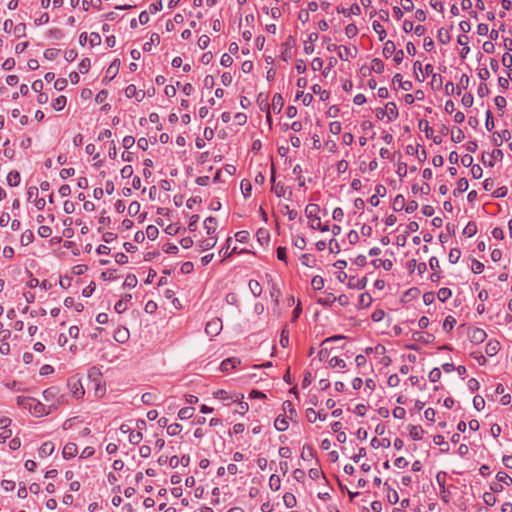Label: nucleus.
<instances>
[{"label":"nucleus","mask_w":512,"mask_h":512,"mask_svg":"<svg viewBox=\"0 0 512 512\" xmlns=\"http://www.w3.org/2000/svg\"><path fill=\"white\" fill-rule=\"evenodd\" d=\"M393 82H397L404 91H408L412 88V83L410 81H402V76L399 73L394 75Z\"/></svg>","instance_id":"obj_40"},{"label":"nucleus","mask_w":512,"mask_h":512,"mask_svg":"<svg viewBox=\"0 0 512 512\" xmlns=\"http://www.w3.org/2000/svg\"><path fill=\"white\" fill-rule=\"evenodd\" d=\"M456 320L453 316L449 315L445 318L443 322V329L447 332L451 331L454 328Z\"/></svg>","instance_id":"obj_54"},{"label":"nucleus","mask_w":512,"mask_h":512,"mask_svg":"<svg viewBox=\"0 0 512 512\" xmlns=\"http://www.w3.org/2000/svg\"><path fill=\"white\" fill-rule=\"evenodd\" d=\"M461 257V251L460 249L458 248H452L449 252V256H448V259H449V262L452 263V264H455L459 261Z\"/></svg>","instance_id":"obj_50"},{"label":"nucleus","mask_w":512,"mask_h":512,"mask_svg":"<svg viewBox=\"0 0 512 512\" xmlns=\"http://www.w3.org/2000/svg\"><path fill=\"white\" fill-rule=\"evenodd\" d=\"M240 189L245 198L250 197L252 191L251 182L247 179H243L240 184Z\"/></svg>","instance_id":"obj_39"},{"label":"nucleus","mask_w":512,"mask_h":512,"mask_svg":"<svg viewBox=\"0 0 512 512\" xmlns=\"http://www.w3.org/2000/svg\"><path fill=\"white\" fill-rule=\"evenodd\" d=\"M204 229L207 235H216L217 220L214 217H208L204 220Z\"/></svg>","instance_id":"obj_22"},{"label":"nucleus","mask_w":512,"mask_h":512,"mask_svg":"<svg viewBox=\"0 0 512 512\" xmlns=\"http://www.w3.org/2000/svg\"><path fill=\"white\" fill-rule=\"evenodd\" d=\"M366 283H367V280L365 277L358 278V277L352 276L348 279L347 285L349 288L361 290V289L365 288Z\"/></svg>","instance_id":"obj_19"},{"label":"nucleus","mask_w":512,"mask_h":512,"mask_svg":"<svg viewBox=\"0 0 512 512\" xmlns=\"http://www.w3.org/2000/svg\"><path fill=\"white\" fill-rule=\"evenodd\" d=\"M11 336V331L8 328H5L4 324L0 322V341H7Z\"/></svg>","instance_id":"obj_59"},{"label":"nucleus","mask_w":512,"mask_h":512,"mask_svg":"<svg viewBox=\"0 0 512 512\" xmlns=\"http://www.w3.org/2000/svg\"><path fill=\"white\" fill-rule=\"evenodd\" d=\"M38 234L39 236H41L42 238H48L51 236L52 234V230L49 226L47 225H41L39 228H38Z\"/></svg>","instance_id":"obj_64"},{"label":"nucleus","mask_w":512,"mask_h":512,"mask_svg":"<svg viewBox=\"0 0 512 512\" xmlns=\"http://www.w3.org/2000/svg\"><path fill=\"white\" fill-rule=\"evenodd\" d=\"M486 336V332L480 328H474L469 333V337L474 343H482L486 339Z\"/></svg>","instance_id":"obj_20"},{"label":"nucleus","mask_w":512,"mask_h":512,"mask_svg":"<svg viewBox=\"0 0 512 512\" xmlns=\"http://www.w3.org/2000/svg\"><path fill=\"white\" fill-rule=\"evenodd\" d=\"M496 479H497V481H498L499 483H501L502 485H503V484H506V485H508V486H509V485H511V484H512V477H511V476H509L507 473L502 472V471H500V472H498V473L496 474Z\"/></svg>","instance_id":"obj_44"},{"label":"nucleus","mask_w":512,"mask_h":512,"mask_svg":"<svg viewBox=\"0 0 512 512\" xmlns=\"http://www.w3.org/2000/svg\"><path fill=\"white\" fill-rule=\"evenodd\" d=\"M320 207L317 204L310 203L305 207V215L308 219V225L311 229L320 227Z\"/></svg>","instance_id":"obj_2"},{"label":"nucleus","mask_w":512,"mask_h":512,"mask_svg":"<svg viewBox=\"0 0 512 512\" xmlns=\"http://www.w3.org/2000/svg\"><path fill=\"white\" fill-rule=\"evenodd\" d=\"M446 472L444 471H439L437 474H436V481H437V484L439 485V495L441 497V500L448 504L449 501H450V492L449 490L446 488Z\"/></svg>","instance_id":"obj_4"},{"label":"nucleus","mask_w":512,"mask_h":512,"mask_svg":"<svg viewBox=\"0 0 512 512\" xmlns=\"http://www.w3.org/2000/svg\"><path fill=\"white\" fill-rule=\"evenodd\" d=\"M434 68L431 64L425 65V73L431 75V87L435 90H439L442 87V76L437 73H433Z\"/></svg>","instance_id":"obj_10"},{"label":"nucleus","mask_w":512,"mask_h":512,"mask_svg":"<svg viewBox=\"0 0 512 512\" xmlns=\"http://www.w3.org/2000/svg\"><path fill=\"white\" fill-rule=\"evenodd\" d=\"M283 502L287 508H293L296 505V497L289 492L283 495Z\"/></svg>","instance_id":"obj_43"},{"label":"nucleus","mask_w":512,"mask_h":512,"mask_svg":"<svg viewBox=\"0 0 512 512\" xmlns=\"http://www.w3.org/2000/svg\"><path fill=\"white\" fill-rule=\"evenodd\" d=\"M371 69L376 73H382L384 70V63L382 60L375 58L371 61Z\"/></svg>","instance_id":"obj_52"},{"label":"nucleus","mask_w":512,"mask_h":512,"mask_svg":"<svg viewBox=\"0 0 512 512\" xmlns=\"http://www.w3.org/2000/svg\"><path fill=\"white\" fill-rule=\"evenodd\" d=\"M282 408H283V412H284L283 415H286L287 417H289L291 422L296 423L298 415H297V412H296L292 402L289 400L284 401Z\"/></svg>","instance_id":"obj_14"},{"label":"nucleus","mask_w":512,"mask_h":512,"mask_svg":"<svg viewBox=\"0 0 512 512\" xmlns=\"http://www.w3.org/2000/svg\"><path fill=\"white\" fill-rule=\"evenodd\" d=\"M500 349V343L496 340H493V341H489L486 345V348H485V352L489 355V356H494L498 353Z\"/></svg>","instance_id":"obj_30"},{"label":"nucleus","mask_w":512,"mask_h":512,"mask_svg":"<svg viewBox=\"0 0 512 512\" xmlns=\"http://www.w3.org/2000/svg\"><path fill=\"white\" fill-rule=\"evenodd\" d=\"M195 409L192 407L181 408L178 412V417L182 420L190 419L194 415Z\"/></svg>","instance_id":"obj_41"},{"label":"nucleus","mask_w":512,"mask_h":512,"mask_svg":"<svg viewBox=\"0 0 512 512\" xmlns=\"http://www.w3.org/2000/svg\"><path fill=\"white\" fill-rule=\"evenodd\" d=\"M392 208L397 212L405 208V198L403 195L399 194L393 199Z\"/></svg>","instance_id":"obj_32"},{"label":"nucleus","mask_w":512,"mask_h":512,"mask_svg":"<svg viewBox=\"0 0 512 512\" xmlns=\"http://www.w3.org/2000/svg\"><path fill=\"white\" fill-rule=\"evenodd\" d=\"M473 406L477 411H481L485 407V400L482 396L476 395L473 398Z\"/></svg>","instance_id":"obj_56"},{"label":"nucleus","mask_w":512,"mask_h":512,"mask_svg":"<svg viewBox=\"0 0 512 512\" xmlns=\"http://www.w3.org/2000/svg\"><path fill=\"white\" fill-rule=\"evenodd\" d=\"M239 364H240V360L238 358H235V357L227 358L222 361V363L220 365V370L222 372H227L230 369L236 368L237 365H239Z\"/></svg>","instance_id":"obj_21"},{"label":"nucleus","mask_w":512,"mask_h":512,"mask_svg":"<svg viewBox=\"0 0 512 512\" xmlns=\"http://www.w3.org/2000/svg\"><path fill=\"white\" fill-rule=\"evenodd\" d=\"M413 68H414L416 79L419 82H423L426 79V76H428V75L425 73V69L423 70L421 62L420 61H416L413 64Z\"/></svg>","instance_id":"obj_28"},{"label":"nucleus","mask_w":512,"mask_h":512,"mask_svg":"<svg viewBox=\"0 0 512 512\" xmlns=\"http://www.w3.org/2000/svg\"><path fill=\"white\" fill-rule=\"evenodd\" d=\"M290 419L286 415H279L274 421V427L277 431L284 432L289 428Z\"/></svg>","instance_id":"obj_16"},{"label":"nucleus","mask_w":512,"mask_h":512,"mask_svg":"<svg viewBox=\"0 0 512 512\" xmlns=\"http://www.w3.org/2000/svg\"><path fill=\"white\" fill-rule=\"evenodd\" d=\"M67 99L65 96L61 95L53 100L52 107L55 111H61L66 106Z\"/></svg>","instance_id":"obj_37"},{"label":"nucleus","mask_w":512,"mask_h":512,"mask_svg":"<svg viewBox=\"0 0 512 512\" xmlns=\"http://www.w3.org/2000/svg\"><path fill=\"white\" fill-rule=\"evenodd\" d=\"M482 498H483L484 503L488 506L495 505V503L497 501L495 495L492 492H484Z\"/></svg>","instance_id":"obj_55"},{"label":"nucleus","mask_w":512,"mask_h":512,"mask_svg":"<svg viewBox=\"0 0 512 512\" xmlns=\"http://www.w3.org/2000/svg\"><path fill=\"white\" fill-rule=\"evenodd\" d=\"M457 42L459 45H461L463 47L461 50V57L465 58L470 51V48L468 46V43H469L468 36H466L465 34L459 35L457 38Z\"/></svg>","instance_id":"obj_25"},{"label":"nucleus","mask_w":512,"mask_h":512,"mask_svg":"<svg viewBox=\"0 0 512 512\" xmlns=\"http://www.w3.org/2000/svg\"><path fill=\"white\" fill-rule=\"evenodd\" d=\"M251 293L255 297H259L262 294V286L257 280H250L248 283Z\"/></svg>","instance_id":"obj_36"},{"label":"nucleus","mask_w":512,"mask_h":512,"mask_svg":"<svg viewBox=\"0 0 512 512\" xmlns=\"http://www.w3.org/2000/svg\"><path fill=\"white\" fill-rule=\"evenodd\" d=\"M158 234H159V230L156 226H154V225L147 226L146 231H145V236H147L148 239L155 240L158 237Z\"/></svg>","instance_id":"obj_47"},{"label":"nucleus","mask_w":512,"mask_h":512,"mask_svg":"<svg viewBox=\"0 0 512 512\" xmlns=\"http://www.w3.org/2000/svg\"><path fill=\"white\" fill-rule=\"evenodd\" d=\"M372 27H373V30L378 34L379 40L383 41L387 35L386 30L383 27V25L379 21L375 20L372 23Z\"/></svg>","instance_id":"obj_33"},{"label":"nucleus","mask_w":512,"mask_h":512,"mask_svg":"<svg viewBox=\"0 0 512 512\" xmlns=\"http://www.w3.org/2000/svg\"><path fill=\"white\" fill-rule=\"evenodd\" d=\"M372 265L374 268H383L386 271H389L393 267V262L390 259H375L372 261Z\"/></svg>","instance_id":"obj_27"},{"label":"nucleus","mask_w":512,"mask_h":512,"mask_svg":"<svg viewBox=\"0 0 512 512\" xmlns=\"http://www.w3.org/2000/svg\"><path fill=\"white\" fill-rule=\"evenodd\" d=\"M311 286L314 290L317 291L323 289L324 279L319 275L314 276L311 280Z\"/></svg>","instance_id":"obj_48"},{"label":"nucleus","mask_w":512,"mask_h":512,"mask_svg":"<svg viewBox=\"0 0 512 512\" xmlns=\"http://www.w3.org/2000/svg\"><path fill=\"white\" fill-rule=\"evenodd\" d=\"M407 153L410 155H416L418 160L423 162L427 158L426 150L421 147L419 144L417 145H408L407 146Z\"/></svg>","instance_id":"obj_13"},{"label":"nucleus","mask_w":512,"mask_h":512,"mask_svg":"<svg viewBox=\"0 0 512 512\" xmlns=\"http://www.w3.org/2000/svg\"><path fill=\"white\" fill-rule=\"evenodd\" d=\"M146 423L144 420H138L136 422V430L132 429L129 424H122L120 426V432L123 434H129V443L132 445H138L143 439L142 433L140 430L145 428Z\"/></svg>","instance_id":"obj_1"},{"label":"nucleus","mask_w":512,"mask_h":512,"mask_svg":"<svg viewBox=\"0 0 512 512\" xmlns=\"http://www.w3.org/2000/svg\"><path fill=\"white\" fill-rule=\"evenodd\" d=\"M119 66H120V60L119 59H115L111 65L109 66V68L107 69V75H110L111 78H113L118 70H119Z\"/></svg>","instance_id":"obj_53"},{"label":"nucleus","mask_w":512,"mask_h":512,"mask_svg":"<svg viewBox=\"0 0 512 512\" xmlns=\"http://www.w3.org/2000/svg\"><path fill=\"white\" fill-rule=\"evenodd\" d=\"M306 418L310 423H315L317 420H326V414L322 415L320 412H316L313 408L306 410Z\"/></svg>","instance_id":"obj_24"},{"label":"nucleus","mask_w":512,"mask_h":512,"mask_svg":"<svg viewBox=\"0 0 512 512\" xmlns=\"http://www.w3.org/2000/svg\"><path fill=\"white\" fill-rule=\"evenodd\" d=\"M452 295V291L449 288H441L437 292V297L439 301L445 302Z\"/></svg>","instance_id":"obj_49"},{"label":"nucleus","mask_w":512,"mask_h":512,"mask_svg":"<svg viewBox=\"0 0 512 512\" xmlns=\"http://www.w3.org/2000/svg\"><path fill=\"white\" fill-rule=\"evenodd\" d=\"M510 131L505 129L501 132H496L493 134V142L496 146H501L503 140L508 141L510 139Z\"/></svg>","instance_id":"obj_23"},{"label":"nucleus","mask_w":512,"mask_h":512,"mask_svg":"<svg viewBox=\"0 0 512 512\" xmlns=\"http://www.w3.org/2000/svg\"><path fill=\"white\" fill-rule=\"evenodd\" d=\"M181 430H182V426L177 423H173V424L167 426V433L170 436L178 435L181 432Z\"/></svg>","instance_id":"obj_58"},{"label":"nucleus","mask_w":512,"mask_h":512,"mask_svg":"<svg viewBox=\"0 0 512 512\" xmlns=\"http://www.w3.org/2000/svg\"><path fill=\"white\" fill-rule=\"evenodd\" d=\"M68 387H69L70 392L72 393V395L75 398H77V399L81 398L84 395V393H85V390H84V387L82 385V382L78 378H71V379H69Z\"/></svg>","instance_id":"obj_8"},{"label":"nucleus","mask_w":512,"mask_h":512,"mask_svg":"<svg viewBox=\"0 0 512 512\" xmlns=\"http://www.w3.org/2000/svg\"><path fill=\"white\" fill-rule=\"evenodd\" d=\"M396 45L393 41L388 40L384 43L383 47V55L384 57L388 58L392 56L396 52Z\"/></svg>","instance_id":"obj_31"},{"label":"nucleus","mask_w":512,"mask_h":512,"mask_svg":"<svg viewBox=\"0 0 512 512\" xmlns=\"http://www.w3.org/2000/svg\"><path fill=\"white\" fill-rule=\"evenodd\" d=\"M284 99L281 94H275L272 98V103L268 107L270 111L272 110L274 113L279 114L283 108Z\"/></svg>","instance_id":"obj_18"},{"label":"nucleus","mask_w":512,"mask_h":512,"mask_svg":"<svg viewBox=\"0 0 512 512\" xmlns=\"http://www.w3.org/2000/svg\"><path fill=\"white\" fill-rule=\"evenodd\" d=\"M318 34L312 32L308 35L307 40L304 41V52L306 54H312L314 52V43L318 40Z\"/></svg>","instance_id":"obj_17"},{"label":"nucleus","mask_w":512,"mask_h":512,"mask_svg":"<svg viewBox=\"0 0 512 512\" xmlns=\"http://www.w3.org/2000/svg\"><path fill=\"white\" fill-rule=\"evenodd\" d=\"M387 121L391 122L398 118V109L394 102H388L384 107Z\"/></svg>","instance_id":"obj_15"},{"label":"nucleus","mask_w":512,"mask_h":512,"mask_svg":"<svg viewBox=\"0 0 512 512\" xmlns=\"http://www.w3.org/2000/svg\"><path fill=\"white\" fill-rule=\"evenodd\" d=\"M113 338L116 342H118L120 344H124L129 340L130 332H129L128 328H126L124 326L118 327L114 331Z\"/></svg>","instance_id":"obj_12"},{"label":"nucleus","mask_w":512,"mask_h":512,"mask_svg":"<svg viewBox=\"0 0 512 512\" xmlns=\"http://www.w3.org/2000/svg\"><path fill=\"white\" fill-rule=\"evenodd\" d=\"M217 240V235H207L206 237L199 241L198 247L200 251H207L216 245Z\"/></svg>","instance_id":"obj_11"},{"label":"nucleus","mask_w":512,"mask_h":512,"mask_svg":"<svg viewBox=\"0 0 512 512\" xmlns=\"http://www.w3.org/2000/svg\"><path fill=\"white\" fill-rule=\"evenodd\" d=\"M437 38H438L439 42L442 44H447L451 39L448 30H446L445 28H440L438 30Z\"/></svg>","instance_id":"obj_45"},{"label":"nucleus","mask_w":512,"mask_h":512,"mask_svg":"<svg viewBox=\"0 0 512 512\" xmlns=\"http://www.w3.org/2000/svg\"><path fill=\"white\" fill-rule=\"evenodd\" d=\"M223 329L221 318L214 317L206 323L205 333L210 337L218 336Z\"/></svg>","instance_id":"obj_5"},{"label":"nucleus","mask_w":512,"mask_h":512,"mask_svg":"<svg viewBox=\"0 0 512 512\" xmlns=\"http://www.w3.org/2000/svg\"><path fill=\"white\" fill-rule=\"evenodd\" d=\"M387 500L390 504L394 505L399 501V495L396 490L388 489Z\"/></svg>","instance_id":"obj_60"},{"label":"nucleus","mask_w":512,"mask_h":512,"mask_svg":"<svg viewBox=\"0 0 512 512\" xmlns=\"http://www.w3.org/2000/svg\"><path fill=\"white\" fill-rule=\"evenodd\" d=\"M249 405L247 402L238 401L237 408L235 409V413L239 415H244L248 412Z\"/></svg>","instance_id":"obj_62"},{"label":"nucleus","mask_w":512,"mask_h":512,"mask_svg":"<svg viewBox=\"0 0 512 512\" xmlns=\"http://www.w3.org/2000/svg\"><path fill=\"white\" fill-rule=\"evenodd\" d=\"M469 85V77L466 74H463L460 77L459 84H456V87L452 82H448L445 85V90L447 94L456 93L457 95L461 94L462 89H466Z\"/></svg>","instance_id":"obj_6"},{"label":"nucleus","mask_w":512,"mask_h":512,"mask_svg":"<svg viewBox=\"0 0 512 512\" xmlns=\"http://www.w3.org/2000/svg\"><path fill=\"white\" fill-rule=\"evenodd\" d=\"M372 303V297L369 293L365 292V293H362L360 294L359 296V299H358V307L363 309V308H367L371 305Z\"/></svg>","instance_id":"obj_29"},{"label":"nucleus","mask_w":512,"mask_h":512,"mask_svg":"<svg viewBox=\"0 0 512 512\" xmlns=\"http://www.w3.org/2000/svg\"><path fill=\"white\" fill-rule=\"evenodd\" d=\"M232 239L231 238H228L226 240V247H223L220 251H219V256L222 257V261L228 257H230L232 255L233 252L236 251V248L234 247L232 250H230V243H231Z\"/></svg>","instance_id":"obj_34"},{"label":"nucleus","mask_w":512,"mask_h":512,"mask_svg":"<svg viewBox=\"0 0 512 512\" xmlns=\"http://www.w3.org/2000/svg\"><path fill=\"white\" fill-rule=\"evenodd\" d=\"M145 91L137 89L134 84H130L125 88V96L129 99L134 98L137 102H141L145 98Z\"/></svg>","instance_id":"obj_9"},{"label":"nucleus","mask_w":512,"mask_h":512,"mask_svg":"<svg viewBox=\"0 0 512 512\" xmlns=\"http://www.w3.org/2000/svg\"><path fill=\"white\" fill-rule=\"evenodd\" d=\"M7 183L11 187H16L20 183V174L17 171H11L7 175Z\"/></svg>","instance_id":"obj_35"},{"label":"nucleus","mask_w":512,"mask_h":512,"mask_svg":"<svg viewBox=\"0 0 512 512\" xmlns=\"http://www.w3.org/2000/svg\"><path fill=\"white\" fill-rule=\"evenodd\" d=\"M271 181L273 183L272 185V191L275 193L277 197H283L285 195V187L281 183H275V176H274V170L272 169V176Z\"/></svg>","instance_id":"obj_26"},{"label":"nucleus","mask_w":512,"mask_h":512,"mask_svg":"<svg viewBox=\"0 0 512 512\" xmlns=\"http://www.w3.org/2000/svg\"><path fill=\"white\" fill-rule=\"evenodd\" d=\"M27 407L31 414H33L36 417L48 415L51 413L53 409L52 406H46L45 404L33 398L28 400Z\"/></svg>","instance_id":"obj_3"},{"label":"nucleus","mask_w":512,"mask_h":512,"mask_svg":"<svg viewBox=\"0 0 512 512\" xmlns=\"http://www.w3.org/2000/svg\"><path fill=\"white\" fill-rule=\"evenodd\" d=\"M338 57L342 61H349L350 59H353L358 54V49L354 45L345 46V45H339L338 48Z\"/></svg>","instance_id":"obj_7"},{"label":"nucleus","mask_w":512,"mask_h":512,"mask_svg":"<svg viewBox=\"0 0 512 512\" xmlns=\"http://www.w3.org/2000/svg\"><path fill=\"white\" fill-rule=\"evenodd\" d=\"M471 270L474 274H480L484 271V264L478 260H473Z\"/></svg>","instance_id":"obj_61"},{"label":"nucleus","mask_w":512,"mask_h":512,"mask_svg":"<svg viewBox=\"0 0 512 512\" xmlns=\"http://www.w3.org/2000/svg\"><path fill=\"white\" fill-rule=\"evenodd\" d=\"M90 68V60L88 58H84L78 65V70L80 73L85 74L89 71Z\"/></svg>","instance_id":"obj_63"},{"label":"nucleus","mask_w":512,"mask_h":512,"mask_svg":"<svg viewBox=\"0 0 512 512\" xmlns=\"http://www.w3.org/2000/svg\"><path fill=\"white\" fill-rule=\"evenodd\" d=\"M358 34V28L355 24H348L346 27H345V35L349 38V39H352L354 37H356Z\"/></svg>","instance_id":"obj_51"},{"label":"nucleus","mask_w":512,"mask_h":512,"mask_svg":"<svg viewBox=\"0 0 512 512\" xmlns=\"http://www.w3.org/2000/svg\"><path fill=\"white\" fill-rule=\"evenodd\" d=\"M464 137V132L460 128H457L456 131L452 130L451 140L454 143H460L461 141H463Z\"/></svg>","instance_id":"obj_57"},{"label":"nucleus","mask_w":512,"mask_h":512,"mask_svg":"<svg viewBox=\"0 0 512 512\" xmlns=\"http://www.w3.org/2000/svg\"><path fill=\"white\" fill-rule=\"evenodd\" d=\"M269 486L271 490L278 491L281 487V479L278 475L272 474L269 478Z\"/></svg>","instance_id":"obj_42"},{"label":"nucleus","mask_w":512,"mask_h":512,"mask_svg":"<svg viewBox=\"0 0 512 512\" xmlns=\"http://www.w3.org/2000/svg\"><path fill=\"white\" fill-rule=\"evenodd\" d=\"M365 351H366L367 354L374 353L375 355L380 357V356H382L383 354L386 353V348L383 345L378 344L375 347H368V348H366Z\"/></svg>","instance_id":"obj_46"},{"label":"nucleus","mask_w":512,"mask_h":512,"mask_svg":"<svg viewBox=\"0 0 512 512\" xmlns=\"http://www.w3.org/2000/svg\"><path fill=\"white\" fill-rule=\"evenodd\" d=\"M131 299V295H127L124 299H120L116 304H115V311L119 314L123 313L124 311H126L127 309V303L128 301Z\"/></svg>","instance_id":"obj_38"}]
</instances>
